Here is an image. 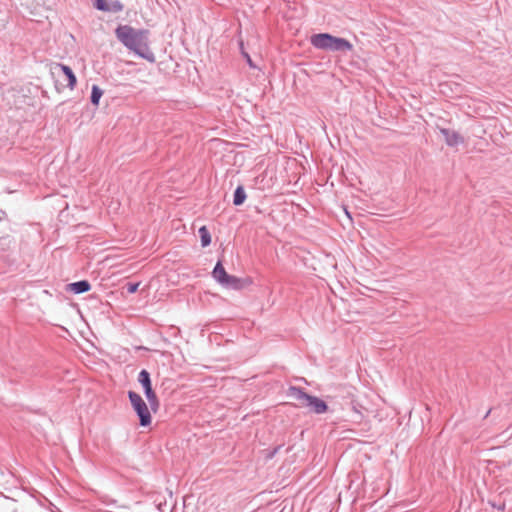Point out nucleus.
<instances>
[{
	"mask_svg": "<svg viewBox=\"0 0 512 512\" xmlns=\"http://www.w3.org/2000/svg\"><path fill=\"white\" fill-rule=\"evenodd\" d=\"M118 40L139 57L154 62L155 56L149 48L148 31L137 30L128 25H121L115 30Z\"/></svg>",
	"mask_w": 512,
	"mask_h": 512,
	"instance_id": "1",
	"label": "nucleus"
},
{
	"mask_svg": "<svg viewBox=\"0 0 512 512\" xmlns=\"http://www.w3.org/2000/svg\"><path fill=\"white\" fill-rule=\"evenodd\" d=\"M310 42L315 48L322 50L350 51L353 49V45L348 40L328 33L314 34L311 36Z\"/></svg>",
	"mask_w": 512,
	"mask_h": 512,
	"instance_id": "2",
	"label": "nucleus"
},
{
	"mask_svg": "<svg viewBox=\"0 0 512 512\" xmlns=\"http://www.w3.org/2000/svg\"><path fill=\"white\" fill-rule=\"evenodd\" d=\"M50 72L55 79V88L61 92L65 88L73 90L76 86L77 79L72 69L61 63H54L51 65Z\"/></svg>",
	"mask_w": 512,
	"mask_h": 512,
	"instance_id": "3",
	"label": "nucleus"
},
{
	"mask_svg": "<svg viewBox=\"0 0 512 512\" xmlns=\"http://www.w3.org/2000/svg\"><path fill=\"white\" fill-rule=\"evenodd\" d=\"M128 397L134 411L139 417L140 425L143 427L149 426L152 422V416L145 401L139 394L133 391H129Z\"/></svg>",
	"mask_w": 512,
	"mask_h": 512,
	"instance_id": "4",
	"label": "nucleus"
},
{
	"mask_svg": "<svg viewBox=\"0 0 512 512\" xmlns=\"http://www.w3.org/2000/svg\"><path fill=\"white\" fill-rule=\"evenodd\" d=\"M138 381L144 388L145 396L149 402V405L153 411H157L159 407V400L156 393L152 389L150 375L146 370H142L139 373Z\"/></svg>",
	"mask_w": 512,
	"mask_h": 512,
	"instance_id": "5",
	"label": "nucleus"
},
{
	"mask_svg": "<svg viewBox=\"0 0 512 512\" xmlns=\"http://www.w3.org/2000/svg\"><path fill=\"white\" fill-rule=\"evenodd\" d=\"M288 397L293 400V404L297 408H307L310 396L298 387H290L287 391Z\"/></svg>",
	"mask_w": 512,
	"mask_h": 512,
	"instance_id": "6",
	"label": "nucleus"
},
{
	"mask_svg": "<svg viewBox=\"0 0 512 512\" xmlns=\"http://www.w3.org/2000/svg\"><path fill=\"white\" fill-rule=\"evenodd\" d=\"M253 281L250 277L238 278L232 275H228L223 283L224 286L239 290L252 285Z\"/></svg>",
	"mask_w": 512,
	"mask_h": 512,
	"instance_id": "7",
	"label": "nucleus"
},
{
	"mask_svg": "<svg viewBox=\"0 0 512 512\" xmlns=\"http://www.w3.org/2000/svg\"><path fill=\"white\" fill-rule=\"evenodd\" d=\"M95 7L104 12H119L123 9L122 3L117 0L111 3L108 0H95Z\"/></svg>",
	"mask_w": 512,
	"mask_h": 512,
	"instance_id": "8",
	"label": "nucleus"
},
{
	"mask_svg": "<svg viewBox=\"0 0 512 512\" xmlns=\"http://www.w3.org/2000/svg\"><path fill=\"white\" fill-rule=\"evenodd\" d=\"M309 412L316 414L325 413L328 409L326 403L318 397L310 396L309 404L306 408Z\"/></svg>",
	"mask_w": 512,
	"mask_h": 512,
	"instance_id": "9",
	"label": "nucleus"
},
{
	"mask_svg": "<svg viewBox=\"0 0 512 512\" xmlns=\"http://www.w3.org/2000/svg\"><path fill=\"white\" fill-rule=\"evenodd\" d=\"M441 134L444 136L447 145L456 146L463 142V138L455 131H450L448 129H440Z\"/></svg>",
	"mask_w": 512,
	"mask_h": 512,
	"instance_id": "10",
	"label": "nucleus"
},
{
	"mask_svg": "<svg viewBox=\"0 0 512 512\" xmlns=\"http://www.w3.org/2000/svg\"><path fill=\"white\" fill-rule=\"evenodd\" d=\"M90 284L88 281H78V282H75V283H71L69 285V288L72 292H74L75 294H80V293H84V292H87L90 290Z\"/></svg>",
	"mask_w": 512,
	"mask_h": 512,
	"instance_id": "11",
	"label": "nucleus"
},
{
	"mask_svg": "<svg viewBox=\"0 0 512 512\" xmlns=\"http://www.w3.org/2000/svg\"><path fill=\"white\" fill-rule=\"evenodd\" d=\"M229 274H227V272L225 271L224 267L222 266V264L220 262H218L216 264V266L214 267V270H213V277L220 283L223 285V283H225V280L226 278L228 277Z\"/></svg>",
	"mask_w": 512,
	"mask_h": 512,
	"instance_id": "12",
	"label": "nucleus"
},
{
	"mask_svg": "<svg viewBox=\"0 0 512 512\" xmlns=\"http://www.w3.org/2000/svg\"><path fill=\"white\" fill-rule=\"evenodd\" d=\"M199 235L201 238V245L203 247H207L211 244V235L206 226H202L199 228Z\"/></svg>",
	"mask_w": 512,
	"mask_h": 512,
	"instance_id": "13",
	"label": "nucleus"
},
{
	"mask_svg": "<svg viewBox=\"0 0 512 512\" xmlns=\"http://www.w3.org/2000/svg\"><path fill=\"white\" fill-rule=\"evenodd\" d=\"M245 199H246V193H245L243 187L238 186L234 193V199H233L234 205L239 206V205L243 204Z\"/></svg>",
	"mask_w": 512,
	"mask_h": 512,
	"instance_id": "14",
	"label": "nucleus"
},
{
	"mask_svg": "<svg viewBox=\"0 0 512 512\" xmlns=\"http://www.w3.org/2000/svg\"><path fill=\"white\" fill-rule=\"evenodd\" d=\"M102 95H103V91L97 85H93L92 86V93H91V102L95 106H98L100 98L102 97Z\"/></svg>",
	"mask_w": 512,
	"mask_h": 512,
	"instance_id": "15",
	"label": "nucleus"
},
{
	"mask_svg": "<svg viewBox=\"0 0 512 512\" xmlns=\"http://www.w3.org/2000/svg\"><path fill=\"white\" fill-rule=\"evenodd\" d=\"M139 283H133V284H129L127 289H128V292L129 293H135L139 287Z\"/></svg>",
	"mask_w": 512,
	"mask_h": 512,
	"instance_id": "16",
	"label": "nucleus"
},
{
	"mask_svg": "<svg viewBox=\"0 0 512 512\" xmlns=\"http://www.w3.org/2000/svg\"><path fill=\"white\" fill-rule=\"evenodd\" d=\"M492 505H493V507H496L498 510H501V511H503L505 509V504L504 503H502V504H500L498 506H496L495 504H492Z\"/></svg>",
	"mask_w": 512,
	"mask_h": 512,
	"instance_id": "17",
	"label": "nucleus"
},
{
	"mask_svg": "<svg viewBox=\"0 0 512 512\" xmlns=\"http://www.w3.org/2000/svg\"><path fill=\"white\" fill-rule=\"evenodd\" d=\"M247 60H248L249 65L252 66V61L248 55H247Z\"/></svg>",
	"mask_w": 512,
	"mask_h": 512,
	"instance_id": "18",
	"label": "nucleus"
},
{
	"mask_svg": "<svg viewBox=\"0 0 512 512\" xmlns=\"http://www.w3.org/2000/svg\"><path fill=\"white\" fill-rule=\"evenodd\" d=\"M277 450H273V452L268 456L269 458H272L274 456V453L276 452Z\"/></svg>",
	"mask_w": 512,
	"mask_h": 512,
	"instance_id": "19",
	"label": "nucleus"
}]
</instances>
